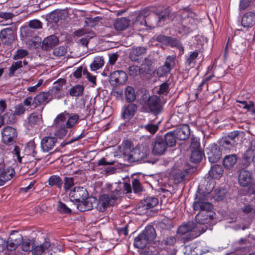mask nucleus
Masks as SVG:
<instances>
[{"instance_id":"nucleus-1","label":"nucleus","mask_w":255,"mask_h":255,"mask_svg":"<svg viewBox=\"0 0 255 255\" xmlns=\"http://www.w3.org/2000/svg\"><path fill=\"white\" fill-rule=\"evenodd\" d=\"M200 228L193 222L189 221L181 225L177 230V234L180 236L181 242L185 244L204 232V231L200 230Z\"/></svg>"},{"instance_id":"nucleus-49","label":"nucleus","mask_w":255,"mask_h":255,"mask_svg":"<svg viewBox=\"0 0 255 255\" xmlns=\"http://www.w3.org/2000/svg\"><path fill=\"white\" fill-rule=\"evenodd\" d=\"M22 62L21 61H18L16 62H13L9 68L8 76L10 77H13L14 75L15 72L18 69L22 67Z\"/></svg>"},{"instance_id":"nucleus-50","label":"nucleus","mask_w":255,"mask_h":255,"mask_svg":"<svg viewBox=\"0 0 255 255\" xmlns=\"http://www.w3.org/2000/svg\"><path fill=\"white\" fill-rule=\"evenodd\" d=\"M2 118L5 124L11 125L16 122L15 115L14 113H6L2 116Z\"/></svg>"},{"instance_id":"nucleus-13","label":"nucleus","mask_w":255,"mask_h":255,"mask_svg":"<svg viewBox=\"0 0 255 255\" xmlns=\"http://www.w3.org/2000/svg\"><path fill=\"white\" fill-rule=\"evenodd\" d=\"M188 174L187 169L174 167L171 173V178L175 184H179L184 181Z\"/></svg>"},{"instance_id":"nucleus-38","label":"nucleus","mask_w":255,"mask_h":255,"mask_svg":"<svg viewBox=\"0 0 255 255\" xmlns=\"http://www.w3.org/2000/svg\"><path fill=\"white\" fill-rule=\"evenodd\" d=\"M255 148L251 147L248 148L244 153L242 158V164L246 167H248L252 161L251 157Z\"/></svg>"},{"instance_id":"nucleus-27","label":"nucleus","mask_w":255,"mask_h":255,"mask_svg":"<svg viewBox=\"0 0 255 255\" xmlns=\"http://www.w3.org/2000/svg\"><path fill=\"white\" fill-rule=\"evenodd\" d=\"M130 23V20L126 17L117 18L114 22V27L118 31H123L127 29Z\"/></svg>"},{"instance_id":"nucleus-33","label":"nucleus","mask_w":255,"mask_h":255,"mask_svg":"<svg viewBox=\"0 0 255 255\" xmlns=\"http://www.w3.org/2000/svg\"><path fill=\"white\" fill-rule=\"evenodd\" d=\"M199 50H195L194 51L191 52L188 56H187L185 58V64L189 67H193L196 62V59L198 57Z\"/></svg>"},{"instance_id":"nucleus-51","label":"nucleus","mask_w":255,"mask_h":255,"mask_svg":"<svg viewBox=\"0 0 255 255\" xmlns=\"http://www.w3.org/2000/svg\"><path fill=\"white\" fill-rule=\"evenodd\" d=\"M240 131L238 130H234L229 133L227 135L225 136L229 140L231 141L236 145L237 144V142L239 140V136L240 134Z\"/></svg>"},{"instance_id":"nucleus-28","label":"nucleus","mask_w":255,"mask_h":255,"mask_svg":"<svg viewBox=\"0 0 255 255\" xmlns=\"http://www.w3.org/2000/svg\"><path fill=\"white\" fill-rule=\"evenodd\" d=\"M64 113H66V120L65 121V126L68 128H74L75 125L78 123L79 120V116L78 114H70L67 112L65 111Z\"/></svg>"},{"instance_id":"nucleus-2","label":"nucleus","mask_w":255,"mask_h":255,"mask_svg":"<svg viewBox=\"0 0 255 255\" xmlns=\"http://www.w3.org/2000/svg\"><path fill=\"white\" fill-rule=\"evenodd\" d=\"M146 17L147 29H153L163 24L169 12L166 8L157 12H150L148 9H144Z\"/></svg>"},{"instance_id":"nucleus-17","label":"nucleus","mask_w":255,"mask_h":255,"mask_svg":"<svg viewBox=\"0 0 255 255\" xmlns=\"http://www.w3.org/2000/svg\"><path fill=\"white\" fill-rule=\"evenodd\" d=\"M127 79V73L122 70L114 71L110 76V81L114 85L125 84Z\"/></svg>"},{"instance_id":"nucleus-62","label":"nucleus","mask_w":255,"mask_h":255,"mask_svg":"<svg viewBox=\"0 0 255 255\" xmlns=\"http://www.w3.org/2000/svg\"><path fill=\"white\" fill-rule=\"evenodd\" d=\"M171 71V69L163 65L158 68L157 74L159 77H162L170 73Z\"/></svg>"},{"instance_id":"nucleus-55","label":"nucleus","mask_w":255,"mask_h":255,"mask_svg":"<svg viewBox=\"0 0 255 255\" xmlns=\"http://www.w3.org/2000/svg\"><path fill=\"white\" fill-rule=\"evenodd\" d=\"M41 118L40 115H38L37 113H33L30 115L28 122L30 126H34L37 125L39 122Z\"/></svg>"},{"instance_id":"nucleus-40","label":"nucleus","mask_w":255,"mask_h":255,"mask_svg":"<svg viewBox=\"0 0 255 255\" xmlns=\"http://www.w3.org/2000/svg\"><path fill=\"white\" fill-rule=\"evenodd\" d=\"M9 242H13L18 246L20 245L23 241V237L17 231H12L8 238Z\"/></svg>"},{"instance_id":"nucleus-41","label":"nucleus","mask_w":255,"mask_h":255,"mask_svg":"<svg viewBox=\"0 0 255 255\" xmlns=\"http://www.w3.org/2000/svg\"><path fill=\"white\" fill-rule=\"evenodd\" d=\"M127 102L130 103L133 102L136 99L134 89L131 86L127 87L125 92Z\"/></svg>"},{"instance_id":"nucleus-5","label":"nucleus","mask_w":255,"mask_h":255,"mask_svg":"<svg viewBox=\"0 0 255 255\" xmlns=\"http://www.w3.org/2000/svg\"><path fill=\"white\" fill-rule=\"evenodd\" d=\"M197 201H195L193 204L194 210L210 211L213 208V205L210 203L209 200V195L206 193H199L196 195Z\"/></svg>"},{"instance_id":"nucleus-3","label":"nucleus","mask_w":255,"mask_h":255,"mask_svg":"<svg viewBox=\"0 0 255 255\" xmlns=\"http://www.w3.org/2000/svg\"><path fill=\"white\" fill-rule=\"evenodd\" d=\"M238 182L243 187H248L245 195L251 196L255 194V180L254 179L251 172L242 169L239 171L238 174Z\"/></svg>"},{"instance_id":"nucleus-18","label":"nucleus","mask_w":255,"mask_h":255,"mask_svg":"<svg viewBox=\"0 0 255 255\" xmlns=\"http://www.w3.org/2000/svg\"><path fill=\"white\" fill-rule=\"evenodd\" d=\"M147 48L145 47H133L130 50L129 57L132 61L138 62L146 54Z\"/></svg>"},{"instance_id":"nucleus-43","label":"nucleus","mask_w":255,"mask_h":255,"mask_svg":"<svg viewBox=\"0 0 255 255\" xmlns=\"http://www.w3.org/2000/svg\"><path fill=\"white\" fill-rule=\"evenodd\" d=\"M84 87L82 85H77L69 91V94L72 97H79L83 95Z\"/></svg>"},{"instance_id":"nucleus-57","label":"nucleus","mask_w":255,"mask_h":255,"mask_svg":"<svg viewBox=\"0 0 255 255\" xmlns=\"http://www.w3.org/2000/svg\"><path fill=\"white\" fill-rule=\"evenodd\" d=\"M133 145L132 142L129 140H126L124 142V149L123 150V154L124 158L126 155H128L131 151V148L132 147Z\"/></svg>"},{"instance_id":"nucleus-16","label":"nucleus","mask_w":255,"mask_h":255,"mask_svg":"<svg viewBox=\"0 0 255 255\" xmlns=\"http://www.w3.org/2000/svg\"><path fill=\"white\" fill-rule=\"evenodd\" d=\"M54 97L48 91L47 92H40L33 99L34 107L36 108L40 105H45Z\"/></svg>"},{"instance_id":"nucleus-54","label":"nucleus","mask_w":255,"mask_h":255,"mask_svg":"<svg viewBox=\"0 0 255 255\" xmlns=\"http://www.w3.org/2000/svg\"><path fill=\"white\" fill-rule=\"evenodd\" d=\"M132 188L135 193H140L143 190V187L138 179H133L132 180Z\"/></svg>"},{"instance_id":"nucleus-58","label":"nucleus","mask_w":255,"mask_h":255,"mask_svg":"<svg viewBox=\"0 0 255 255\" xmlns=\"http://www.w3.org/2000/svg\"><path fill=\"white\" fill-rule=\"evenodd\" d=\"M21 249L23 251L29 252L33 250V244L31 240H28L23 242Z\"/></svg>"},{"instance_id":"nucleus-44","label":"nucleus","mask_w":255,"mask_h":255,"mask_svg":"<svg viewBox=\"0 0 255 255\" xmlns=\"http://www.w3.org/2000/svg\"><path fill=\"white\" fill-rule=\"evenodd\" d=\"M21 35L24 37H33L36 33L35 30L28 25L21 28Z\"/></svg>"},{"instance_id":"nucleus-8","label":"nucleus","mask_w":255,"mask_h":255,"mask_svg":"<svg viewBox=\"0 0 255 255\" xmlns=\"http://www.w3.org/2000/svg\"><path fill=\"white\" fill-rule=\"evenodd\" d=\"M88 196V193L86 189L82 187H75L69 193V198L73 202L80 203L83 200Z\"/></svg>"},{"instance_id":"nucleus-15","label":"nucleus","mask_w":255,"mask_h":255,"mask_svg":"<svg viewBox=\"0 0 255 255\" xmlns=\"http://www.w3.org/2000/svg\"><path fill=\"white\" fill-rule=\"evenodd\" d=\"M57 142V138L55 136H46L41 140V148L44 152L52 150Z\"/></svg>"},{"instance_id":"nucleus-61","label":"nucleus","mask_w":255,"mask_h":255,"mask_svg":"<svg viewBox=\"0 0 255 255\" xmlns=\"http://www.w3.org/2000/svg\"><path fill=\"white\" fill-rule=\"evenodd\" d=\"M67 52V49L65 46H60L53 50L54 55L58 57L64 56Z\"/></svg>"},{"instance_id":"nucleus-24","label":"nucleus","mask_w":255,"mask_h":255,"mask_svg":"<svg viewBox=\"0 0 255 255\" xmlns=\"http://www.w3.org/2000/svg\"><path fill=\"white\" fill-rule=\"evenodd\" d=\"M114 202L111 199L110 195L107 194L101 195L99 198L98 210L104 212L109 206H114Z\"/></svg>"},{"instance_id":"nucleus-52","label":"nucleus","mask_w":255,"mask_h":255,"mask_svg":"<svg viewBox=\"0 0 255 255\" xmlns=\"http://www.w3.org/2000/svg\"><path fill=\"white\" fill-rule=\"evenodd\" d=\"M141 128L145 129L151 134H154L158 129V125L150 123L147 125L141 126Z\"/></svg>"},{"instance_id":"nucleus-56","label":"nucleus","mask_w":255,"mask_h":255,"mask_svg":"<svg viewBox=\"0 0 255 255\" xmlns=\"http://www.w3.org/2000/svg\"><path fill=\"white\" fill-rule=\"evenodd\" d=\"M209 216L208 214L203 215L202 213H198L195 217L196 221L200 225L207 223Z\"/></svg>"},{"instance_id":"nucleus-23","label":"nucleus","mask_w":255,"mask_h":255,"mask_svg":"<svg viewBox=\"0 0 255 255\" xmlns=\"http://www.w3.org/2000/svg\"><path fill=\"white\" fill-rule=\"evenodd\" d=\"M96 199L93 197H87L77 204V208L81 212L91 210L96 203Z\"/></svg>"},{"instance_id":"nucleus-42","label":"nucleus","mask_w":255,"mask_h":255,"mask_svg":"<svg viewBox=\"0 0 255 255\" xmlns=\"http://www.w3.org/2000/svg\"><path fill=\"white\" fill-rule=\"evenodd\" d=\"M203 152L200 149H194L192 151L190 160L193 163H199L200 162L203 158Z\"/></svg>"},{"instance_id":"nucleus-32","label":"nucleus","mask_w":255,"mask_h":255,"mask_svg":"<svg viewBox=\"0 0 255 255\" xmlns=\"http://www.w3.org/2000/svg\"><path fill=\"white\" fill-rule=\"evenodd\" d=\"M141 233L145 236L149 243L150 242L153 241L156 236L155 230L151 226H146Z\"/></svg>"},{"instance_id":"nucleus-7","label":"nucleus","mask_w":255,"mask_h":255,"mask_svg":"<svg viewBox=\"0 0 255 255\" xmlns=\"http://www.w3.org/2000/svg\"><path fill=\"white\" fill-rule=\"evenodd\" d=\"M147 154L143 151L140 148H132V150L128 155L125 156V160L128 162H141L147 157Z\"/></svg>"},{"instance_id":"nucleus-4","label":"nucleus","mask_w":255,"mask_h":255,"mask_svg":"<svg viewBox=\"0 0 255 255\" xmlns=\"http://www.w3.org/2000/svg\"><path fill=\"white\" fill-rule=\"evenodd\" d=\"M66 113L59 114L54 121V126L57 128L54 132L55 137L60 139L64 138L68 132V128L65 126Z\"/></svg>"},{"instance_id":"nucleus-36","label":"nucleus","mask_w":255,"mask_h":255,"mask_svg":"<svg viewBox=\"0 0 255 255\" xmlns=\"http://www.w3.org/2000/svg\"><path fill=\"white\" fill-rule=\"evenodd\" d=\"M51 244L49 241H46L43 244L37 246L33 250V255H42V254L50 247Z\"/></svg>"},{"instance_id":"nucleus-34","label":"nucleus","mask_w":255,"mask_h":255,"mask_svg":"<svg viewBox=\"0 0 255 255\" xmlns=\"http://www.w3.org/2000/svg\"><path fill=\"white\" fill-rule=\"evenodd\" d=\"M143 207L146 209L153 208L158 203V200L154 197H146L141 201Z\"/></svg>"},{"instance_id":"nucleus-30","label":"nucleus","mask_w":255,"mask_h":255,"mask_svg":"<svg viewBox=\"0 0 255 255\" xmlns=\"http://www.w3.org/2000/svg\"><path fill=\"white\" fill-rule=\"evenodd\" d=\"M167 147H173L176 143V135L174 131L167 132L163 137Z\"/></svg>"},{"instance_id":"nucleus-20","label":"nucleus","mask_w":255,"mask_h":255,"mask_svg":"<svg viewBox=\"0 0 255 255\" xmlns=\"http://www.w3.org/2000/svg\"><path fill=\"white\" fill-rule=\"evenodd\" d=\"M59 43V39L55 35H51L45 38L42 41V50L49 51Z\"/></svg>"},{"instance_id":"nucleus-64","label":"nucleus","mask_w":255,"mask_h":255,"mask_svg":"<svg viewBox=\"0 0 255 255\" xmlns=\"http://www.w3.org/2000/svg\"><path fill=\"white\" fill-rule=\"evenodd\" d=\"M169 92V84L167 82H164L161 84L159 87L158 93L159 94L167 95Z\"/></svg>"},{"instance_id":"nucleus-63","label":"nucleus","mask_w":255,"mask_h":255,"mask_svg":"<svg viewBox=\"0 0 255 255\" xmlns=\"http://www.w3.org/2000/svg\"><path fill=\"white\" fill-rule=\"evenodd\" d=\"M215 197L217 200H222L226 196V191L225 189L216 190Z\"/></svg>"},{"instance_id":"nucleus-59","label":"nucleus","mask_w":255,"mask_h":255,"mask_svg":"<svg viewBox=\"0 0 255 255\" xmlns=\"http://www.w3.org/2000/svg\"><path fill=\"white\" fill-rule=\"evenodd\" d=\"M57 209L58 211L61 213L69 214L71 212V209L61 201H59L58 202Z\"/></svg>"},{"instance_id":"nucleus-12","label":"nucleus","mask_w":255,"mask_h":255,"mask_svg":"<svg viewBox=\"0 0 255 255\" xmlns=\"http://www.w3.org/2000/svg\"><path fill=\"white\" fill-rule=\"evenodd\" d=\"M206 154L211 163L217 162L222 156V151L217 144H212L207 148Z\"/></svg>"},{"instance_id":"nucleus-31","label":"nucleus","mask_w":255,"mask_h":255,"mask_svg":"<svg viewBox=\"0 0 255 255\" xmlns=\"http://www.w3.org/2000/svg\"><path fill=\"white\" fill-rule=\"evenodd\" d=\"M223 169L221 165L215 164L212 166L209 175L213 178L219 179L223 175Z\"/></svg>"},{"instance_id":"nucleus-9","label":"nucleus","mask_w":255,"mask_h":255,"mask_svg":"<svg viewBox=\"0 0 255 255\" xmlns=\"http://www.w3.org/2000/svg\"><path fill=\"white\" fill-rule=\"evenodd\" d=\"M2 140L6 144H12L16 139L17 133L15 128L7 126L2 129Z\"/></svg>"},{"instance_id":"nucleus-35","label":"nucleus","mask_w":255,"mask_h":255,"mask_svg":"<svg viewBox=\"0 0 255 255\" xmlns=\"http://www.w3.org/2000/svg\"><path fill=\"white\" fill-rule=\"evenodd\" d=\"M48 182L50 186H55L60 190L62 189L63 180L58 175H53L51 176L48 179Z\"/></svg>"},{"instance_id":"nucleus-37","label":"nucleus","mask_w":255,"mask_h":255,"mask_svg":"<svg viewBox=\"0 0 255 255\" xmlns=\"http://www.w3.org/2000/svg\"><path fill=\"white\" fill-rule=\"evenodd\" d=\"M148 243L145 236L142 233H140L134 239V246L136 248L143 249L145 248Z\"/></svg>"},{"instance_id":"nucleus-46","label":"nucleus","mask_w":255,"mask_h":255,"mask_svg":"<svg viewBox=\"0 0 255 255\" xmlns=\"http://www.w3.org/2000/svg\"><path fill=\"white\" fill-rule=\"evenodd\" d=\"M104 64V59L102 57H96L91 64L90 67L92 71H96L101 68Z\"/></svg>"},{"instance_id":"nucleus-29","label":"nucleus","mask_w":255,"mask_h":255,"mask_svg":"<svg viewBox=\"0 0 255 255\" xmlns=\"http://www.w3.org/2000/svg\"><path fill=\"white\" fill-rule=\"evenodd\" d=\"M65 83L66 80L64 79H59L58 81L54 82L52 88L49 90L54 98L60 99L59 96L56 97V94L62 89V87Z\"/></svg>"},{"instance_id":"nucleus-47","label":"nucleus","mask_w":255,"mask_h":255,"mask_svg":"<svg viewBox=\"0 0 255 255\" xmlns=\"http://www.w3.org/2000/svg\"><path fill=\"white\" fill-rule=\"evenodd\" d=\"M63 180V188L65 192L69 191L74 185V178L65 176Z\"/></svg>"},{"instance_id":"nucleus-39","label":"nucleus","mask_w":255,"mask_h":255,"mask_svg":"<svg viewBox=\"0 0 255 255\" xmlns=\"http://www.w3.org/2000/svg\"><path fill=\"white\" fill-rule=\"evenodd\" d=\"M220 146L227 150H231L236 147V145L225 136L222 137L219 141Z\"/></svg>"},{"instance_id":"nucleus-6","label":"nucleus","mask_w":255,"mask_h":255,"mask_svg":"<svg viewBox=\"0 0 255 255\" xmlns=\"http://www.w3.org/2000/svg\"><path fill=\"white\" fill-rule=\"evenodd\" d=\"M147 105L149 112L155 116H157L163 112L164 103L159 97L152 95L149 97Z\"/></svg>"},{"instance_id":"nucleus-10","label":"nucleus","mask_w":255,"mask_h":255,"mask_svg":"<svg viewBox=\"0 0 255 255\" xmlns=\"http://www.w3.org/2000/svg\"><path fill=\"white\" fill-rule=\"evenodd\" d=\"M163 137L156 135L152 143V150L154 155H162L167 148Z\"/></svg>"},{"instance_id":"nucleus-21","label":"nucleus","mask_w":255,"mask_h":255,"mask_svg":"<svg viewBox=\"0 0 255 255\" xmlns=\"http://www.w3.org/2000/svg\"><path fill=\"white\" fill-rule=\"evenodd\" d=\"M146 17L144 14V9L139 12L133 20V26L137 30H142L147 28Z\"/></svg>"},{"instance_id":"nucleus-53","label":"nucleus","mask_w":255,"mask_h":255,"mask_svg":"<svg viewBox=\"0 0 255 255\" xmlns=\"http://www.w3.org/2000/svg\"><path fill=\"white\" fill-rule=\"evenodd\" d=\"M176 57V55L168 56L163 65L172 70L175 65Z\"/></svg>"},{"instance_id":"nucleus-25","label":"nucleus","mask_w":255,"mask_h":255,"mask_svg":"<svg viewBox=\"0 0 255 255\" xmlns=\"http://www.w3.org/2000/svg\"><path fill=\"white\" fill-rule=\"evenodd\" d=\"M136 105L130 103L125 105L123 109L122 116L126 120L129 121L134 115L137 110Z\"/></svg>"},{"instance_id":"nucleus-22","label":"nucleus","mask_w":255,"mask_h":255,"mask_svg":"<svg viewBox=\"0 0 255 255\" xmlns=\"http://www.w3.org/2000/svg\"><path fill=\"white\" fill-rule=\"evenodd\" d=\"M173 131L177 139L181 140H186L190 134V129L187 125H180Z\"/></svg>"},{"instance_id":"nucleus-11","label":"nucleus","mask_w":255,"mask_h":255,"mask_svg":"<svg viewBox=\"0 0 255 255\" xmlns=\"http://www.w3.org/2000/svg\"><path fill=\"white\" fill-rule=\"evenodd\" d=\"M14 174L15 171L13 168L5 165L3 162L0 163V182L3 185L12 179Z\"/></svg>"},{"instance_id":"nucleus-26","label":"nucleus","mask_w":255,"mask_h":255,"mask_svg":"<svg viewBox=\"0 0 255 255\" xmlns=\"http://www.w3.org/2000/svg\"><path fill=\"white\" fill-rule=\"evenodd\" d=\"M238 157L236 154H232L226 155L223 161L224 167L228 170H231L237 164Z\"/></svg>"},{"instance_id":"nucleus-48","label":"nucleus","mask_w":255,"mask_h":255,"mask_svg":"<svg viewBox=\"0 0 255 255\" xmlns=\"http://www.w3.org/2000/svg\"><path fill=\"white\" fill-rule=\"evenodd\" d=\"M62 12L61 11H54L49 15V21L51 23H57L62 19Z\"/></svg>"},{"instance_id":"nucleus-14","label":"nucleus","mask_w":255,"mask_h":255,"mask_svg":"<svg viewBox=\"0 0 255 255\" xmlns=\"http://www.w3.org/2000/svg\"><path fill=\"white\" fill-rule=\"evenodd\" d=\"M15 39L13 31L11 28L3 29L0 32V40L2 44L9 45Z\"/></svg>"},{"instance_id":"nucleus-45","label":"nucleus","mask_w":255,"mask_h":255,"mask_svg":"<svg viewBox=\"0 0 255 255\" xmlns=\"http://www.w3.org/2000/svg\"><path fill=\"white\" fill-rule=\"evenodd\" d=\"M177 237L174 236H168L161 241V245L174 247L177 242Z\"/></svg>"},{"instance_id":"nucleus-60","label":"nucleus","mask_w":255,"mask_h":255,"mask_svg":"<svg viewBox=\"0 0 255 255\" xmlns=\"http://www.w3.org/2000/svg\"><path fill=\"white\" fill-rule=\"evenodd\" d=\"M28 54L27 50L25 49H18L16 51L15 54L13 55V59L15 60L21 59L27 56Z\"/></svg>"},{"instance_id":"nucleus-19","label":"nucleus","mask_w":255,"mask_h":255,"mask_svg":"<svg viewBox=\"0 0 255 255\" xmlns=\"http://www.w3.org/2000/svg\"><path fill=\"white\" fill-rule=\"evenodd\" d=\"M242 25L247 28L252 27L255 24V11L244 13L241 20Z\"/></svg>"}]
</instances>
